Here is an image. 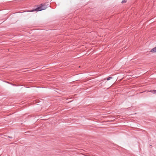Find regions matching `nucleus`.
<instances>
[{
  "mask_svg": "<svg viewBox=\"0 0 156 156\" xmlns=\"http://www.w3.org/2000/svg\"><path fill=\"white\" fill-rule=\"evenodd\" d=\"M47 8V7L45 5H41L39 7L37 8L36 9L32 10L31 12L35 11H40L42 10H44Z\"/></svg>",
  "mask_w": 156,
  "mask_h": 156,
  "instance_id": "nucleus-1",
  "label": "nucleus"
},
{
  "mask_svg": "<svg viewBox=\"0 0 156 156\" xmlns=\"http://www.w3.org/2000/svg\"><path fill=\"white\" fill-rule=\"evenodd\" d=\"M151 52H156V47H155L152 49L151 51Z\"/></svg>",
  "mask_w": 156,
  "mask_h": 156,
  "instance_id": "nucleus-2",
  "label": "nucleus"
},
{
  "mask_svg": "<svg viewBox=\"0 0 156 156\" xmlns=\"http://www.w3.org/2000/svg\"><path fill=\"white\" fill-rule=\"evenodd\" d=\"M126 0H123L122 1V3H125V2H126Z\"/></svg>",
  "mask_w": 156,
  "mask_h": 156,
  "instance_id": "nucleus-3",
  "label": "nucleus"
},
{
  "mask_svg": "<svg viewBox=\"0 0 156 156\" xmlns=\"http://www.w3.org/2000/svg\"><path fill=\"white\" fill-rule=\"evenodd\" d=\"M112 77H108V78H107V80H110V79H112Z\"/></svg>",
  "mask_w": 156,
  "mask_h": 156,
  "instance_id": "nucleus-4",
  "label": "nucleus"
},
{
  "mask_svg": "<svg viewBox=\"0 0 156 156\" xmlns=\"http://www.w3.org/2000/svg\"><path fill=\"white\" fill-rule=\"evenodd\" d=\"M154 92H156V90H155V91H154Z\"/></svg>",
  "mask_w": 156,
  "mask_h": 156,
  "instance_id": "nucleus-5",
  "label": "nucleus"
}]
</instances>
